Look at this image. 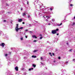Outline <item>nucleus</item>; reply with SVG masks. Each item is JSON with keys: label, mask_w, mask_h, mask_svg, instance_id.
Listing matches in <instances>:
<instances>
[{"label": "nucleus", "mask_w": 75, "mask_h": 75, "mask_svg": "<svg viewBox=\"0 0 75 75\" xmlns=\"http://www.w3.org/2000/svg\"><path fill=\"white\" fill-rule=\"evenodd\" d=\"M23 27H22L18 28V24H17L16 26V30L17 32H18L19 30H20L21 29H23Z\"/></svg>", "instance_id": "nucleus-1"}, {"label": "nucleus", "mask_w": 75, "mask_h": 75, "mask_svg": "<svg viewBox=\"0 0 75 75\" xmlns=\"http://www.w3.org/2000/svg\"><path fill=\"white\" fill-rule=\"evenodd\" d=\"M52 34H56V33H57V32H56V30H53L52 31Z\"/></svg>", "instance_id": "nucleus-2"}, {"label": "nucleus", "mask_w": 75, "mask_h": 75, "mask_svg": "<svg viewBox=\"0 0 75 75\" xmlns=\"http://www.w3.org/2000/svg\"><path fill=\"white\" fill-rule=\"evenodd\" d=\"M61 64L63 67H64V66H65V63L64 62H61Z\"/></svg>", "instance_id": "nucleus-3"}, {"label": "nucleus", "mask_w": 75, "mask_h": 75, "mask_svg": "<svg viewBox=\"0 0 75 75\" xmlns=\"http://www.w3.org/2000/svg\"><path fill=\"white\" fill-rule=\"evenodd\" d=\"M5 45V44L4 43H2L1 44H1H0V45H1V46H2V48H3L4 47Z\"/></svg>", "instance_id": "nucleus-4"}, {"label": "nucleus", "mask_w": 75, "mask_h": 75, "mask_svg": "<svg viewBox=\"0 0 75 75\" xmlns=\"http://www.w3.org/2000/svg\"><path fill=\"white\" fill-rule=\"evenodd\" d=\"M38 2V0H37L36 1H35L34 2V5L36 6V4H37V3Z\"/></svg>", "instance_id": "nucleus-5"}, {"label": "nucleus", "mask_w": 75, "mask_h": 75, "mask_svg": "<svg viewBox=\"0 0 75 75\" xmlns=\"http://www.w3.org/2000/svg\"><path fill=\"white\" fill-rule=\"evenodd\" d=\"M15 69L16 71H18V67H16L15 68Z\"/></svg>", "instance_id": "nucleus-6"}, {"label": "nucleus", "mask_w": 75, "mask_h": 75, "mask_svg": "<svg viewBox=\"0 0 75 75\" xmlns=\"http://www.w3.org/2000/svg\"><path fill=\"white\" fill-rule=\"evenodd\" d=\"M46 25H51V23H50V22L49 23H46Z\"/></svg>", "instance_id": "nucleus-7"}, {"label": "nucleus", "mask_w": 75, "mask_h": 75, "mask_svg": "<svg viewBox=\"0 0 75 75\" xmlns=\"http://www.w3.org/2000/svg\"><path fill=\"white\" fill-rule=\"evenodd\" d=\"M4 12V11H1L0 12V14H1L2 13H3Z\"/></svg>", "instance_id": "nucleus-8"}, {"label": "nucleus", "mask_w": 75, "mask_h": 75, "mask_svg": "<svg viewBox=\"0 0 75 75\" xmlns=\"http://www.w3.org/2000/svg\"><path fill=\"white\" fill-rule=\"evenodd\" d=\"M43 14H41L40 13H39L38 15L40 17H41Z\"/></svg>", "instance_id": "nucleus-9"}, {"label": "nucleus", "mask_w": 75, "mask_h": 75, "mask_svg": "<svg viewBox=\"0 0 75 75\" xmlns=\"http://www.w3.org/2000/svg\"><path fill=\"white\" fill-rule=\"evenodd\" d=\"M23 21V19H19L18 20V22H21V21Z\"/></svg>", "instance_id": "nucleus-10"}, {"label": "nucleus", "mask_w": 75, "mask_h": 75, "mask_svg": "<svg viewBox=\"0 0 75 75\" xmlns=\"http://www.w3.org/2000/svg\"><path fill=\"white\" fill-rule=\"evenodd\" d=\"M32 66L34 68H35V67H36V65L34 64H32Z\"/></svg>", "instance_id": "nucleus-11"}, {"label": "nucleus", "mask_w": 75, "mask_h": 75, "mask_svg": "<svg viewBox=\"0 0 75 75\" xmlns=\"http://www.w3.org/2000/svg\"><path fill=\"white\" fill-rule=\"evenodd\" d=\"M32 37H33V38H37V37L36 36H35V35H33L32 36Z\"/></svg>", "instance_id": "nucleus-12"}, {"label": "nucleus", "mask_w": 75, "mask_h": 75, "mask_svg": "<svg viewBox=\"0 0 75 75\" xmlns=\"http://www.w3.org/2000/svg\"><path fill=\"white\" fill-rule=\"evenodd\" d=\"M8 72H9V71H8L7 72H6L5 74V75H8Z\"/></svg>", "instance_id": "nucleus-13"}, {"label": "nucleus", "mask_w": 75, "mask_h": 75, "mask_svg": "<svg viewBox=\"0 0 75 75\" xmlns=\"http://www.w3.org/2000/svg\"><path fill=\"white\" fill-rule=\"evenodd\" d=\"M32 58H36L37 57V56H32Z\"/></svg>", "instance_id": "nucleus-14"}, {"label": "nucleus", "mask_w": 75, "mask_h": 75, "mask_svg": "<svg viewBox=\"0 0 75 75\" xmlns=\"http://www.w3.org/2000/svg\"><path fill=\"white\" fill-rule=\"evenodd\" d=\"M28 27H31L32 26V24H29Z\"/></svg>", "instance_id": "nucleus-15"}, {"label": "nucleus", "mask_w": 75, "mask_h": 75, "mask_svg": "<svg viewBox=\"0 0 75 75\" xmlns=\"http://www.w3.org/2000/svg\"><path fill=\"white\" fill-rule=\"evenodd\" d=\"M8 55V54H5L4 55L5 57H7Z\"/></svg>", "instance_id": "nucleus-16"}, {"label": "nucleus", "mask_w": 75, "mask_h": 75, "mask_svg": "<svg viewBox=\"0 0 75 75\" xmlns=\"http://www.w3.org/2000/svg\"><path fill=\"white\" fill-rule=\"evenodd\" d=\"M5 5H6V6H9V4L7 3L5 4Z\"/></svg>", "instance_id": "nucleus-17"}, {"label": "nucleus", "mask_w": 75, "mask_h": 75, "mask_svg": "<svg viewBox=\"0 0 75 75\" xmlns=\"http://www.w3.org/2000/svg\"><path fill=\"white\" fill-rule=\"evenodd\" d=\"M49 54L50 55V56H51V57H52V54H51V52H50L49 53Z\"/></svg>", "instance_id": "nucleus-18"}, {"label": "nucleus", "mask_w": 75, "mask_h": 75, "mask_svg": "<svg viewBox=\"0 0 75 75\" xmlns=\"http://www.w3.org/2000/svg\"><path fill=\"white\" fill-rule=\"evenodd\" d=\"M23 16H25V13H23Z\"/></svg>", "instance_id": "nucleus-19"}, {"label": "nucleus", "mask_w": 75, "mask_h": 75, "mask_svg": "<svg viewBox=\"0 0 75 75\" xmlns=\"http://www.w3.org/2000/svg\"><path fill=\"white\" fill-rule=\"evenodd\" d=\"M28 18L30 20H31V17H30L29 18Z\"/></svg>", "instance_id": "nucleus-20"}, {"label": "nucleus", "mask_w": 75, "mask_h": 75, "mask_svg": "<svg viewBox=\"0 0 75 75\" xmlns=\"http://www.w3.org/2000/svg\"><path fill=\"white\" fill-rule=\"evenodd\" d=\"M62 25V23H61L60 24L58 25V24H57L56 25H59H59Z\"/></svg>", "instance_id": "nucleus-21"}, {"label": "nucleus", "mask_w": 75, "mask_h": 75, "mask_svg": "<svg viewBox=\"0 0 75 75\" xmlns=\"http://www.w3.org/2000/svg\"><path fill=\"white\" fill-rule=\"evenodd\" d=\"M75 23H73L72 24V25H75Z\"/></svg>", "instance_id": "nucleus-22"}, {"label": "nucleus", "mask_w": 75, "mask_h": 75, "mask_svg": "<svg viewBox=\"0 0 75 75\" xmlns=\"http://www.w3.org/2000/svg\"><path fill=\"white\" fill-rule=\"evenodd\" d=\"M41 17L43 18L44 17V18H45V17H44V15H42V16H41Z\"/></svg>", "instance_id": "nucleus-23"}, {"label": "nucleus", "mask_w": 75, "mask_h": 75, "mask_svg": "<svg viewBox=\"0 0 75 75\" xmlns=\"http://www.w3.org/2000/svg\"><path fill=\"white\" fill-rule=\"evenodd\" d=\"M1 34H2V31L0 30V35Z\"/></svg>", "instance_id": "nucleus-24"}, {"label": "nucleus", "mask_w": 75, "mask_h": 75, "mask_svg": "<svg viewBox=\"0 0 75 75\" xmlns=\"http://www.w3.org/2000/svg\"><path fill=\"white\" fill-rule=\"evenodd\" d=\"M36 51H37V50H35L33 51V52H36Z\"/></svg>", "instance_id": "nucleus-25"}, {"label": "nucleus", "mask_w": 75, "mask_h": 75, "mask_svg": "<svg viewBox=\"0 0 75 75\" xmlns=\"http://www.w3.org/2000/svg\"><path fill=\"white\" fill-rule=\"evenodd\" d=\"M31 69L33 70V68H30L29 69V71H31Z\"/></svg>", "instance_id": "nucleus-26"}, {"label": "nucleus", "mask_w": 75, "mask_h": 75, "mask_svg": "<svg viewBox=\"0 0 75 75\" xmlns=\"http://www.w3.org/2000/svg\"><path fill=\"white\" fill-rule=\"evenodd\" d=\"M58 30H59V29H56L55 30H56V32H57V31H58Z\"/></svg>", "instance_id": "nucleus-27"}, {"label": "nucleus", "mask_w": 75, "mask_h": 75, "mask_svg": "<svg viewBox=\"0 0 75 75\" xmlns=\"http://www.w3.org/2000/svg\"><path fill=\"white\" fill-rule=\"evenodd\" d=\"M8 65H10V63L8 62Z\"/></svg>", "instance_id": "nucleus-28"}, {"label": "nucleus", "mask_w": 75, "mask_h": 75, "mask_svg": "<svg viewBox=\"0 0 75 75\" xmlns=\"http://www.w3.org/2000/svg\"><path fill=\"white\" fill-rule=\"evenodd\" d=\"M52 21H55V19H52Z\"/></svg>", "instance_id": "nucleus-29"}, {"label": "nucleus", "mask_w": 75, "mask_h": 75, "mask_svg": "<svg viewBox=\"0 0 75 75\" xmlns=\"http://www.w3.org/2000/svg\"><path fill=\"white\" fill-rule=\"evenodd\" d=\"M42 37H40V40H41V39H42Z\"/></svg>", "instance_id": "nucleus-30"}, {"label": "nucleus", "mask_w": 75, "mask_h": 75, "mask_svg": "<svg viewBox=\"0 0 75 75\" xmlns=\"http://www.w3.org/2000/svg\"><path fill=\"white\" fill-rule=\"evenodd\" d=\"M31 16H30V15H28V18H30Z\"/></svg>", "instance_id": "nucleus-31"}, {"label": "nucleus", "mask_w": 75, "mask_h": 75, "mask_svg": "<svg viewBox=\"0 0 75 75\" xmlns=\"http://www.w3.org/2000/svg\"><path fill=\"white\" fill-rule=\"evenodd\" d=\"M48 18H47V19H46V21H48Z\"/></svg>", "instance_id": "nucleus-32"}, {"label": "nucleus", "mask_w": 75, "mask_h": 75, "mask_svg": "<svg viewBox=\"0 0 75 75\" xmlns=\"http://www.w3.org/2000/svg\"><path fill=\"white\" fill-rule=\"evenodd\" d=\"M74 6V5H73V4H70V6H71V7H72V6Z\"/></svg>", "instance_id": "nucleus-33"}, {"label": "nucleus", "mask_w": 75, "mask_h": 75, "mask_svg": "<svg viewBox=\"0 0 75 75\" xmlns=\"http://www.w3.org/2000/svg\"><path fill=\"white\" fill-rule=\"evenodd\" d=\"M37 41L36 40H35L33 41V42H37Z\"/></svg>", "instance_id": "nucleus-34"}, {"label": "nucleus", "mask_w": 75, "mask_h": 75, "mask_svg": "<svg viewBox=\"0 0 75 75\" xmlns=\"http://www.w3.org/2000/svg\"><path fill=\"white\" fill-rule=\"evenodd\" d=\"M50 16H48L47 18V19H49V18H50Z\"/></svg>", "instance_id": "nucleus-35"}, {"label": "nucleus", "mask_w": 75, "mask_h": 75, "mask_svg": "<svg viewBox=\"0 0 75 75\" xmlns=\"http://www.w3.org/2000/svg\"><path fill=\"white\" fill-rule=\"evenodd\" d=\"M44 14H45V13H46V14H47L48 13V12H44Z\"/></svg>", "instance_id": "nucleus-36"}, {"label": "nucleus", "mask_w": 75, "mask_h": 75, "mask_svg": "<svg viewBox=\"0 0 75 75\" xmlns=\"http://www.w3.org/2000/svg\"><path fill=\"white\" fill-rule=\"evenodd\" d=\"M21 40H23V38H21Z\"/></svg>", "instance_id": "nucleus-37"}, {"label": "nucleus", "mask_w": 75, "mask_h": 75, "mask_svg": "<svg viewBox=\"0 0 75 75\" xmlns=\"http://www.w3.org/2000/svg\"><path fill=\"white\" fill-rule=\"evenodd\" d=\"M58 59H61V57H58Z\"/></svg>", "instance_id": "nucleus-38"}, {"label": "nucleus", "mask_w": 75, "mask_h": 75, "mask_svg": "<svg viewBox=\"0 0 75 75\" xmlns=\"http://www.w3.org/2000/svg\"><path fill=\"white\" fill-rule=\"evenodd\" d=\"M66 64H67H67H68V62H66Z\"/></svg>", "instance_id": "nucleus-39"}, {"label": "nucleus", "mask_w": 75, "mask_h": 75, "mask_svg": "<svg viewBox=\"0 0 75 75\" xmlns=\"http://www.w3.org/2000/svg\"><path fill=\"white\" fill-rule=\"evenodd\" d=\"M55 62H56V61H53V64H54V63H55Z\"/></svg>", "instance_id": "nucleus-40"}, {"label": "nucleus", "mask_w": 75, "mask_h": 75, "mask_svg": "<svg viewBox=\"0 0 75 75\" xmlns=\"http://www.w3.org/2000/svg\"><path fill=\"white\" fill-rule=\"evenodd\" d=\"M43 59L42 58V57H41V59L42 60Z\"/></svg>", "instance_id": "nucleus-41"}, {"label": "nucleus", "mask_w": 75, "mask_h": 75, "mask_svg": "<svg viewBox=\"0 0 75 75\" xmlns=\"http://www.w3.org/2000/svg\"><path fill=\"white\" fill-rule=\"evenodd\" d=\"M41 9L42 10H45V9H44V8Z\"/></svg>", "instance_id": "nucleus-42"}, {"label": "nucleus", "mask_w": 75, "mask_h": 75, "mask_svg": "<svg viewBox=\"0 0 75 75\" xmlns=\"http://www.w3.org/2000/svg\"><path fill=\"white\" fill-rule=\"evenodd\" d=\"M24 59H26V57H24Z\"/></svg>", "instance_id": "nucleus-43"}, {"label": "nucleus", "mask_w": 75, "mask_h": 75, "mask_svg": "<svg viewBox=\"0 0 75 75\" xmlns=\"http://www.w3.org/2000/svg\"><path fill=\"white\" fill-rule=\"evenodd\" d=\"M40 37H41V36H42V35L40 34Z\"/></svg>", "instance_id": "nucleus-44"}, {"label": "nucleus", "mask_w": 75, "mask_h": 75, "mask_svg": "<svg viewBox=\"0 0 75 75\" xmlns=\"http://www.w3.org/2000/svg\"><path fill=\"white\" fill-rule=\"evenodd\" d=\"M6 20H4L3 21V22H6Z\"/></svg>", "instance_id": "nucleus-45"}, {"label": "nucleus", "mask_w": 75, "mask_h": 75, "mask_svg": "<svg viewBox=\"0 0 75 75\" xmlns=\"http://www.w3.org/2000/svg\"><path fill=\"white\" fill-rule=\"evenodd\" d=\"M73 61H74V62H75V59H73Z\"/></svg>", "instance_id": "nucleus-46"}, {"label": "nucleus", "mask_w": 75, "mask_h": 75, "mask_svg": "<svg viewBox=\"0 0 75 75\" xmlns=\"http://www.w3.org/2000/svg\"><path fill=\"white\" fill-rule=\"evenodd\" d=\"M50 10L51 11L52 10V8H50Z\"/></svg>", "instance_id": "nucleus-47"}, {"label": "nucleus", "mask_w": 75, "mask_h": 75, "mask_svg": "<svg viewBox=\"0 0 75 75\" xmlns=\"http://www.w3.org/2000/svg\"><path fill=\"white\" fill-rule=\"evenodd\" d=\"M40 63H41V64H42V65H44V64H43V63H42V62H41Z\"/></svg>", "instance_id": "nucleus-48"}, {"label": "nucleus", "mask_w": 75, "mask_h": 75, "mask_svg": "<svg viewBox=\"0 0 75 75\" xmlns=\"http://www.w3.org/2000/svg\"><path fill=\"white\" fill-rule=\"evenodd\" d=\"M72 51V49H70L69 50V51Z\"/></svg>", "instance_id": "nucleus-49"}, {"label": "nucleus", "mask_w": 75, "mask_h": 75, "mask_svg": "<svg viewBox=\"0 0 75 75\" xmlns=\"http://www.w3.org/2000/svg\"><path fill=\"white\" fill-rule=\"evenodd\" d=\"M22 24H25V23L24 22H23L22 23Z\"/></svg>", "instance_id": "nucleus-50"}, {"label": "nucleus", "mask_w": 75, "mask_h": 75, "mask_svg": "<svg viewBox=\"0 0 75 75\" xmlns=\"http://www.w3.org/2000/svg\"><path fill=\"white\" fill-rule=\"evenodd\" d=\"M25 37H26V38H27V36H25Z\"/></svg>", "instance_id": "nucleus-51"}, {"label": "nucleus", "mask_w": 75, "mask_h": 75, "mask_svg": "<svg viewBox=\"0 0 75 75\" xmlns=\"http://www.w3.org/2000/svg\"><path fill=\"white\" fill-rule=\"evenodd\" d=\"M57 35H59V33H57Z\"/></svg>", "instance_id": "nucleus-52"}, {"label": "nucleus", "mask_w": 75, "mask_h": 75, "mask_svg": "<svg viewBox=\"0 0 75 75\" xmlns=\"http://www.w3.org/2000/svg\"><path fill=\"white\" fill-rule=\"evenodd\" d=\"M11 50H13V48H11Z\"/></svg>", "instance_id": "nucleus-53"}, {"label": "nucleus", "mask_w": 75, "mask_h": 75, "mask_svg": "<svg viewBox=\"0 0 75 75\" xmlns=\"http://www.w3.org/2000/svg\"><path fill=\"white\" fill-rule=\"evenodd\" d=\"M25 31H28V30H25Z\"/></svg>", "instance_id": "nucleus-54"}, {"label": "nucleus", "mask_w": 75, "mask_h": 75, "mask_svg": "<svg viewBox=\"0 0 75 75\" xmlns=\"http://www.w3.org/2000/svg\"><path fill=\"white\" fill-rule=\"evenodd\" d=\"M52 55H54V53H52Z\"/></svg>", "instance_id": "nucleus-55"}, {"label": "nucleus", "mask_w": 75, "mask_h": 75, "mask_svg": "<svg viewBox=\"0 0 75 75\" xmlns=\"http://www.w3.org/2000/svg\"><path fill=\"white\" fill-rule=\"evenodd\" d=\"M45 68H46V69H47V67H45Z\"/></svg>", "instance_id": "nucleus-56"}, {"label": "nucleus", "mask_w": 75, "mask_h": 75, "mask_svg": "<svg viewBox=\"0 0 75 75\" xmlns=\"http://www.w3.org/2000/svg\"><path fill=\"white\" fill-rule=\"evenodd\" d=\"M27 4H28V1H27Z\"/></svg>", "instance_id": "nucleus-57"}, {"label": "nucleus", "mask_w": 75, "mask_h": 75, "mask_svg": "<svg viewBox=\"0 0 75 75\" xmlns=\"http://www.w3.org/2000/svg\"><path fill=\"white\" fill-rule=\"evenodd\" d=\"M29 33H32V32L31 31H30V32H29Z\"/></svg>", "instance_id": "nucleus-58"}, {"label": "nucleus", "mask_w": 75, "mask_h": 75, "mask_svg": "<svg viewBox=\"0 0 75 75\" xmlns=\"http://www.w3.org/2000/svg\"><path fill=\"white\" fill-rule=\"evenodd\" d=\"M23 10V8H21V10Z\"/></svg>", "instance_id": "nucleus-59"}, {"label": "nucleus", "mask_w": 75, "mask_h": 75, "mask_svg": "<svg viewBox=\"0 0 75 75\" xmlns=\"http://www.w3.org/2000/svg\"><path fill=\"white\" fill-rule=\"evenodd\" d=\"M35 22H36V23H38V21H35Z\"/></svg>", "instance_id": "nucleus-60"}, {"label": "nucleus", "mask_w": 75, "mask_h": 75, "mask_svg": "<svg viewBox=\"0 0 75 75\" xmlns=\"http://www.w3.org/2000/svg\"><path fill=\"white\" fill-rule=\"evenodd\" d=\"M67 45L68 44V43H67Z\"/></svg>", "instance_id": "nucleus-61"}, {"label": "nucleus", "mask_w": 75, "mask_h": 75, "mask_svg": "<svg viewBox=\"0 0 75 75\" xmlns=\"http://www.w3.org/2000/svg\"><path fill=\"white\" fill-rule=\"evenodd\" d=\"M37 59V60H38V59Z\"/></svg>", "instance_id": "nucleus-62"}, {"label": "nucleus", "mask_w": 75, "mask_h": 75, "mask_svg": "<svg viewBox=\"0 0 75 75\" xmlns=\"http://www.w3.org/2000/svg\"><path fill=\"white\" fill-rule=\"evenodd\" d=\"M9 52V54H11L10 52Z\"/></svg>", "instance_id": "nucleus-63"}, {"label": "nucleus", "mask_w": 75, "mask_h": 75, "mask_svg": "<svg viewBox=\"0 0 75 75\" xmlns=\"http://www.w3.org/2000/svg\"><path fill=\"white\" fill-rule=\"evenodd\" d=\"M10 75H13V74H10Z\"/></svg>", "instance_id": "nucleus-64"}]
</instances>
